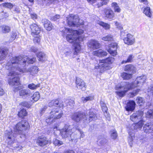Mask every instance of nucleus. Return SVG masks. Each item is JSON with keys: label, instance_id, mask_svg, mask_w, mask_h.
<instances>
[{"label": "nucleus", "instance_id": "nucleus-51", "mask_svg": "<svg viewBox=\"0 0 153 153\" xmlns=\"http://www.w3.org/2000/svg\"><path fill=\"white\" fill-rule=\"evenodd\" d=\"M39 87V84L35 85L34 84L32 83L28 85V88L34 90L36 89L37 88Z\"/></svg>", "mask_w": 153, "mask_h": 153}, {"label": "nucleus", "instance_id": "nucleus-11", "mask_svg": "<svg viewBox=\"0 0 153 153\" xmlns=\"http://www.w3.org/2000/svg\"><path fill=\"white\" fill-rule=\"evenodd\" d=\"M50 141L44 136L39 137L36 140V143L39 146L43 147L50 143Z\"/></svg>", "mask_w": 153, "mask_h": 153}, {"label": "nucleus", "instance_id": "nucleus-34", "mask_svg": "<svg viewBox=\"0 0 153 153\" xmlns=\"http://www.w3.org/2000/svg\"><path fill=\"white\" fill-rule=\"evenodd\" d=\"M131 130L128 131L130 136L128 138V141L130 146H131L132 143V142L134 140V138H135V137H134V133L133 132H131Z\"/></svg>", "mask_w": 153, "mask_h": 153}, {"label": "nucleus", "instance_id": "nucleus-60", "mask_svg": "<svg viewBox=\"0 0 153 153\" xmlns=\"http://www.w3.org/2000/svg\"><path fill=\"white\" fill-rule=\"evenodd\" d=\"M60 18V16L59 15H56L55 16H53L52 19L54 21H56L58 19H59Z\"/></svg>", "mask_w": 153, "mask_h": 153}, {"label": "nucleus", "instance_id": "nucleus-6", "mask_svg": "<svg viewBox=\"0 0 153 153\" xmlns=\"http://www.w3.org/2000/svg\"><path fill=\"white\" fill-rule=\"evenodd\" d=\"M29 127L28 122L25 120H22L16 124L15 132L16 134H22L24 131L28 128Z\"/></svg>", "mask_w": 153, "mask_h": 153}, {"label": "nucleus", "instance_id": "nucleus-56", "mask_svg": "<svg viewBox=\"0 0 153 153\" xmlns=\"http://www.w3.org/2000/svg\"><path fill=\"white\" fill-rule=\"evenodd\" d=\"M40 41V36H37L35 37L33 39V41L35 43H39Z\"/></svg>", "mask_w": 153, "mask_h": 153}, {"label": "nucleus", "instance_id": "nucleus-23", "mask_svg": "<svg viewBox=\"0 0 153 153\" xmlns=\"http://www.w3.org/2000/svg\"><path fill=\"white\" fill-rule=\"evenodd\" d=\"M135 103L134 101H129L127 103L126 106V109L127 111H133L135 107Z\"/></svg>", "mask_w": 153, "mask_h": 153}, {"label": "nucleus", "instance_id": "nucleus-31", "mask_svg": "<svg viewBox=\"0 0 153 153\" xmlns=\"http://www.w3.org/2000/svg\"><path fill=\"white\" fill-rule=\"evenodd\" d=\"M37 56L39 60L40 61L44 62L46 59L45 54L42 52H39Z\"/></svg>", "mask_w": 153, "mask_h": 153}, {"label": "nucleus", "instance_id": "nucleus-19", "mask_svg": "<svg viewBox=\"0 0 153 153\" xmlns=\"http://www.w3.org/2000/svg\"><path fill=\"white\" fill-rule=\"evenodd\" d=\"M19 95L23 98L30 96L32 95L30 90L29 89H23L19 91Z\"/></svg>", "mask_w": 153, "mask_h": 153}, {"label": "nucleus", "instance_id": "nucleus-14", "mask_svg": "<svg viewBox=\"0 0 153 153\" xmlns=\"http://www.w3.org/2000/svg\"><path fill=\"white\" fill-rule=\"evenodd\" d=\"M31 33L33 35H38L40 32L41 28L35 23H33L30 25Z\"/></svg>", "mask_w": 153, "mask_h": 153}, {"label": "nucleus", "instance_id": "nucleus-37", "mask_svg": "<svg viewBox=\"0 0 153 153\" xmlns=\"http://www.w3.org/2000/svg\"><path fill=\"white\" fill-rule=\"evenodd\" d=\"M136 101L137 103L140 106H142L144 104L145 102L143 98L140 97H137V98Z\"/></svg>", "mask_w": 153, "mask_h": 153}, {"label": "nucleus", "instance_id": "nucleus-64", "mask_svg": "<svg viewBox=\"0 0 153 153\" xmlns=\"http://www.w3.org/2000/svg\"><path fill=\"white\" fill-rule=\"evenodd\" d=\"M64 153H75L72 150H69L64 152Z\"/></svg>", "mask_w": 153, "mask_h": 153}, {"label": "nucleus", "instance_id": "nucleus-27", "mask_svg": "<svg viewBox=\"0 0 153 153\" xmlns=\"http://www.w3.org/2000/svg\"><path fill=\"white\" fill-rule=\"evenodd\" d=\"M105 17L107 18L112 19L114 17V13L110 9H105L104 10Z\"/></svg>", "mask_w": 153, "mask_h": 153}, {"label": "nucleus", "instance_id": "nucleus-40", "mask_svg": "<svg viewBox=\"0 0 153 153\" xmlns=\"http://www.w3.org/2000/svg\"><path fill=\"white\" fill-rule=\"evenodd\" d=\"M27 112L26 110L23 109H21V110L19 112L18 115L19 116L21 117H23L24 116L27 115Z\"/></svg>", "mask_w": 153, "mask_h": 153}, {"label": "nucleus", "instance_id": "nucleus-55", "mask_svg": "<svg viewBox=\"0 0 153 153\" xmlns=\"http://www.w3.org/2000/svg\"><path fill=\"white\" fill-rule=\"evenodd\" d=\"M3 6L9 8H11L13 7V5L10 3H7L3 4Z\"/></svg>", "mask_w": 153, "mask_h": 153}, {"label": "nucleus", "instance_id": "nucleus-17", "mask_svg": "<svg viewBox=\"0 0 153 153\" xmlns=\"http://www.w3.org/2000/svg\"><path fill=\"white\" fill-rule=\"evenodd\" d=\"M125 44L129 45H132L134 42V39L133 36L130 34L127 35L126 37L123 39Z\"/></svg>", "mask_w": 153, "mask_h": 153}, {"label": "nucleus", "instance_id": "nucleus-50", "mask_svg": "<svg viewBox=\"0 0 153 153\" xmlns=\"http://www.w3.org/2000/svg\"><path fill=\"white\" fill-rule=\"evenodd\" d=\"M107 2V0H98V3L97 5L98 7H99L104 4H106Z\"/></svg>", "mask_w": 153, "mask_h": 153}, {"label": "nucleus", "instance_id": "nucleus-5", "mask_svg": "<svg viewBox=\"0 0 153 153\" xmlns=\"http://www.w3.org/2000/svg\"><path fill=\"white\" fill-rule=\"evenodd\" d=\"M67 22L68 25L71 27H77L82 25V22H80L79 16L77 15L74 16L72 14L67 17Z\"/></svg>", "mask_w": 153, "mask_h": 153}, {"label": "nucleus", "instance_id": "nucleus-21", "mask_svg": "<svg viewBox=\"0 0 153 153\" xmlns=\"http://www.w3.org/2000/svg\"><path fill=\"white\" fill-rule=\"evenodd\" d=\"M42 23L45 29L48 31H50L53 28V26L51 22L46 19L42 20Z\"/></svg>", "mask_w": 153, "mask_h": 153}, {"label": "nucleus", "instance_id": "nucleus-38", "mask_svg": "<svg viewBox=\"0 0 153 153\" xmlns=\"http://www.w3.org/2000/svg\"><path fill=\"white\" fill-rule=\"evenodd\" d=\"M94 99V97L90 96L86 97H83L81 98V100L83 102H86L89 101L93 100Z\"/></svg>", "mask_w": 153, "mask_h": 153}, {"label": "nucleus", "instance_id": "nucleus-12", "mask_svg": "<svg viewBox=\"0 0 153 153\" xmlns=\"http://www.w3.org/2000/svg\"><path fill=\"white\" fill-rule=\"evenodd\" d=\"M76 83L77 88L82 91L85 90L86 86L84 82L82 79L79 78H76Z\"/></svg>", "mask_w": 153, "mask_h": 153}, {"label": "nucleus", "instance_id": "nucleus-63", "mask_svg": "<svg viewBox=\"0 0 153 153\" xmlns=\"http://www.w3.org/2000/svg\"><path fill=\"white\" fill-rule=\"evenodd\" d=\"M30 50L31 51L36 52L37 51V49L35 47H33L31 48Z\"/></svg>", "mask_w": 153, "mask_h": 153}, {"label": "nucleus", "instance_id": "nucleus-43", "mask_svg": "<svg viewBox=\"0 0 153 153\" xmlns=\"http://www.w3.org/2000/svg\"><path fill=\"white\" fill-rule=\"evenodd\" d=\"M54 106L59 107H62L63 106V104L62 103L60 102L57 100H53Z\"/></svg>", "mask_w": 153, "mask_h": 153}, {"label": "nucleus", "instance_id": "nucleus-58", "mask_svg": "<svg viewBox=\"0 0 153 153\" xmlns=\"http://www.w3.org/2000/svg\"><path fill=\"white\" fill-rule=\"evenodd\" d=\"M148 92L153 97V86L149 88L148 89Z\"/></svg>", "mask_w": 153, "mask_h": 153}, {"label": "nucleus", "instance_id": "nucleus-62", "mask_svg": "<svg viewBox=\"0 0 153 153\" xmlns=\"http://www.w3.org/2000/svg\"><path fill=\"white\" fill-rule=\"evenodd\" d=\"M139 1L140 2L143 3L145 5H147L148 4V2L147 0H139Z\"/></svg>", "mask_w": 153, "mask_h": 153}, {"label": "nucleus", "instance_id": "nucleus-20", "mask_svg": "<svg viewBox=\"0 0 153 153\" xmlns=\"http://www.w3.org/2000/svg\"><path fill=\"white\" fill-rule=\"evenodd\" d=\"M96 115L93 112L90 111L89 114V117L87 118L88 116H86V118L83 120V123H88L93 120H95L97 119Z\"/></svg>", "mask_w": 153, "mask_h": 153}, {"label": "nucleus", "instance_id": "nucleus-1", "mask_svg": "<svg viewBox=\"0 0 153 153\" xmlns=\"http://www.w3.org/2000/svg\"><path fill=\"white\" fill-rule=\"evenodd\" d=\"M36 59L35 58L30 59L27 56L15 57L10 59L5 66L6 69L10 71L8 74V76L12 77L9 79V84L12 86L18 85L19 84V78L16 76L19 75L20 74L17 71H18L19 72H25V70H22L20 68L25 66L26 63L28 64H33Z\"/></svg>", "mask_w": 153, "mask_h": 153}, {"label": "nucleus", "instance_id": "nucleus-4", "mask_svg": "<svg viewBox=\"0 0 153 153\" xmlns=\"http://www.w3.org/2000/svg\"><path fill=\"white\" fill-rule=\"evenodd\" d=\"M114 61V58L112 57H109L104 60H100L98 66H95V68L96 69L103 68L105 70L109 69L111 68L108 65L111 64Z\"/></svg>", "mask_w": 153, "mask_h": 153}, {"label": "nucleus", "instance_id": "nucleus-28", "mask_svg": "<svg viewBox=\"0 0 153 153\" xmlns=\"http://www.w3.org/2000/svg\"><path fill=\"white\" fill-rule=\"evenodd\" d=\"M8 53V50L6 49H0V61L4 59Z\"/></svg>", "mask_w": 153, "mask_h": 153}, {"label": "nucleus", "instance_id": "nucleus-35", "mask_svg": "<svg viewBox=\"0 0 153 153\" xmlns=\"http://www.w3.org/2000/svg\"><path fill=\"white\" fill-rule=\"evenodd\" d=\"M143 12L147 16L149 17H151L152 16V12L149 7H145L144 8Z\"/></svg>", "mask_w": 153, "mask_h": 153}, {"label": "nucleus", "instance_id": "nucleus-22", "mask_svg": "<svg viewBox=\"0 0 153 153\" xmlns=\"http://www.w3.org/2000/svg\"><path fill=\"white\" fill-rule=\"evenodd\" d=\"M94 56L99 57H102L106 56L107 53L102 49H99L93 51L92 53Z\"/></svg>", "mask_w": 153, "mask_h": 153}, {"label": "nucleus", "instance_id": "nucleus-13", "mask_svg": "<svg viewBox=\"0 0 153 153\" xmlns=\"http://www.w3.org/2000/svg\"><path fill=\"white\" fill-rule=\"evenodd\" d=\"M109 47V49L108 50V52L112 56H115L117 54V44L115 42L112 43Z\"/></svg>", "mask_w": 153, "mask_h": 153}, {"label": "nucleus", "instance_id": "nucleus-33", "mask_svg": "<svg viewBox=\"0 0 153 153\" xmlns=\"http://www.w3.org/2000/svg\"><path fill=\"white\" fill-rule=\"evenodd\" d=\"M10 30V27L8 26L3 25L0 27V30L3 33H8Z\"/></svg>", "mask_w": 153, "mask_h": 153}, {"label": "nucleus", "instance_id": "nucleus-9", "mask_svg": "<svg viewBox=\"0 0 153 153\" xmlns=\"http://www.w3.org/2000/svg\"><path fill=\"white\" fill-rule=\"evenodd\" d=\"M71 118L74 121L78 122L83 120L86 118V115L85 114L81 112H78L74 113L71 116Z\"/></svg>", "mask_w": 153, "mask_h": 153}, {"label": "nucleus", "instance_id": "nucleus-52", "mask_svg": "<svg viewBox=\"0 0 153 153\" xmlns=\"http://www.w3.org/2000/svg\"><path fill=\"white\" fill-rule=\"evenodd\" d=\"M140 89H137V90L134 91L133 92L130 94L129 96L131 97H133L136 95L139 91Z\"/></svg>", "mask_w": 153, "mask_h": 153}, {"label": "nucleus", "instance_id": "nucleus-53", "mask_svg": "<svg viewBox=\"0 0 153 153\" xmlns=\"http://www.w3.org/2000/svg\"><path fill=\"white\" fill-rule=\"evenodd\" d=\"M134 57L132 55H130L129 56L127 59V61H124L122 62V63H123L124 62H125V63L127 62H131L132 61V60L133 57Z\"/></svg>", "mask_w": 153, "mask_h": 153}, {"label": "nucleus", "instance_id": "nucleus-32", "mask_svg": "<svg viewBox=\"0 0 153 153\" xmlns=\"http://www.w3.org/2000/svg\"><path fill=\"white\" fill-rule=\"evenodd\" d=\"M63 27L61 28L60 29V31L63 33L62 36H65L66 35L68 34V33H71L73 30L70 29H68L67 28L64 27V29H62Z\"/></svg>", "mask_w": 153, "mask_h": 153}, {"label": "nucleus", "instance_id": "nucleus-7", "mask_svg": "<svg viewBox=\"0 0 153 153\" xmlns=\"http://www.w3.org/2000/svg\"><path fill=\"white\" fill-rule=\"evenodd\" d=\"M74 131V129L70 125L66 124L64 128L60 131V134L62 137L66 138L71 137Z\"/></svg>", "mask_w": 153, "mask_h": 153}, {"label": "nucleus", "instance_id": "nucleus-46", "mask_svg": "<svg viewBox=\"0 0 153 153\" xmlns=\"http://www.w3.org/2000/svg\"><path fill=\"white\" fill-rule=\"evenodd\" d=\"M112 6L114 7L115 11L118 12H120V9L116 3H113L112 4Z\"/></svg>", "mask_w": 153, "mask_h": 153}, {"label": "nucleus", "instance_id": "nucleus-3", "mask_svg": "<svg viewBox=\"0 0 153 153\" xmlns=\"http://www.w3.org/2000/svg\"><path fill=\"white\" fill-rule=\"evenodd\" d=\"M131 84L128 82H121L120 85H117L116 87L117 90L120 89V91L116 92V94L120 97H122L124 96L126 93L130 89L132 88Z\"/></svg>", "mask_w": 153, "mask_h": 153}, {"label": "nucleus", "instance_id": "nucleus-49", "mask_svg": "<svg viewBox=\"0 0 153 153\" xmlns=\"http://www.w3.org/2000/svg\"><path fill=\"white\" fill-rule=\"evenodd\" d=\"M111 136L113 139H116L117 136L116 130H113L111 131Z\"/></svg>", "mask_w": 153, "mask_h": 153}, {"label": "nucleus", "instance_id": "nucleus-15", "mask_svg": "<svg viewBox=\"0 0 153 153\" xmlns=\"http://www.w3.org/2000/svg\"><path fill=\"white\" fill-rule=\"evenodd\" d=\"M88 46L92 49H96L99 48L100 44L98 42L95 40H91L88 42Z\"/></svg>", "mask_w": 153, "mask_h": 153}, {"label": "nucleus", "instance_id": "nucleus-2", "mask_svg": "<svg viewBox=\"0 0 153 153\" xmlns=\"http://www.w3.org/2000/svg\"><path fill=\"white\" fill-rule=\"evenodd\" d=\"M84 31L81 29L73 30L70 34H67L66 36L67 41L73 44L74 47V54H77L81 49L80 43L84 38V36L82 35Z\"/></svg>", "mask_w": 153, "mask_h": 153}, {"label": "nucleus", "instance_id": "nucleus-18", "mask_svg": "<svg viewBox=\"0 0 153 153\" xmlns=\"http://www.w3.org/2000/svg\"><path fill=\"white\" fill-rule=\"evenodd\" d=\"M143 123L142 121H140L139 122L136 124H133L131 126L129 131L131 130V132L134 133V130L140 129L142 127Z\"/></svg>", "mask_w": 153, "mask_h": 153}, {"label": "nucleus", "instance_id": "nucleus-16", "mask_svg": "<svg viewBox=\"0 0 153 153\" xmlns=\"http://www.w3.org/2000/svg\"><path fill=\"white\" fill-rule=\"evenodd\" d=\"M59 112V109L58 108L53 109L52 111L50 112V116L49 118L47 119L46 121L48 123H51L53 122L54 117L56 116V114Z\"/></svg>", "mask_w": 153, "mask_h": 153}, {"label": "nucleus", "instance_id": "nucleus-54", "mask_svg": "<svg viewBox=\"0 0 153 153\" xmlns=\"http://www.w3.org/2000/svg\"><path fill=\"white\" fill-rule=\"evenodd\" d=\"M21 105L23 106L29 108L30 107V105L27 102L24 101L21 103Z\"/></svg>", "mask_w": 153, "mask_h": 153}, {"label": "nucleus", "instance_id": "nucleus-30", "mask_svg": "<svg viewBox=\"0 0 153 153\" xmlns=\"http://www.w3.org/2000/svg\"><path fill=\"white\" fill-rule=\"evenodd\" d=\"M38 69L37 66H32L26 71L30 72L31 74L33 75L38 72L39 71Z\"/></svg>", "mask_w": 153, "mask_h": 153}, {"label": "nucleus", "instance_id": "nucleus-47", "mask_svg": "<svg viewBox=\"0 0 153 153\" xmlns=\"http://www.w3.org/2000/svg\"><path fill=\"white\" fill-rule=\"evenodd\" d=\"M53 143L55 146H59L63 144V142L60 140L56 139H54L53 140Z\"/></svg>", "mask_w": 153, "mask_h": 153}, {"label": "nucleus", "instance_id": "nucleus-61", "mask_svg": "<svg viewBox=\"0 0 153 153\" xmlns=\"http://www.w3.org/2000/svg\"><path fill=\"white\" fill-rule=\"evenodd\" d=\"M63 113H59L58 115H56V116H55L54 117V119H58L60 118L62 116Z\"/></svg>", "mask_w": 153, "mask_h": 153}, {"label": "nucleus", "instance_id": "nucleus-48", "mask_svg": "<svg viewBox=\"0 0 153 153\" xmlns=\"http://www.w3.org/2000/svg\"><path fill=\"white\" fill-rule=\"evenodd\" d=\"M100 104L102 111L104 112H106L108 108L106 105V104L102 101L100 102Z\"/></svg>", "mask_w": 153, "mask_h": 153}, {"label": "nucleus", "instance_id": "nucleus-10", "mask_svg": "<svg viewBox=\"0 0 153 153\" xmlns=\"http://www.w3.org/2000/svg\"><path fill=\"white\" fill-rule=\"evenodd\" d=\"M146 79V76L145 75H142L137 77L134 84H131L132 88L137 86H139L144 83Z\"/></svg>", "mask_w": 153, "mask_h": 153}, {"label": "nucleus", "instance_id": "nucleus-44", "mask_svg": "<svg viewBox=\"0 0 153 153\" xmlns=\"http://www.w3.org/2000/svg\"><path fill=\"white\" fill-rule=\"evenodd\" d=\"M146 116L148 118H153V109L149 110L146 113Z\"/></svg>", "mask_w": 153, "mask_h": 153}, {"label": "nucleus", "instance_id": "nucleus-8", "mask_svg": "<svg viewBox=\"0 0 153 153\" xmlns=\"http://www.w3.org/2000/svg\"><path fill=\"white\" fill-rule=\"evenodd\" d=\"M143 114V111L142 110H138L133 113L130 116V119L134 122H136L139 120L142 121L141 120Z\"/></svg>", "mask_w": 153, "mask_h": 153}, {"label": "nucleus", "instance_id": "nucleus-36", "mask_svg": "<svg viewBox=\"0 0 153 153\" xmlns=\"http://www.w3.org/2000/svg\"><path fill=\"white\" fill-rule=\"evenodd\" d=\"M132 74L123 72L121 74V76L124 79L128 80L132 78Z\"/></svg>", "mask_w": 153, "mask_h": 153}, {"label": "nucleus", "instance_id": "nucleus-25", "mask_svg": "<svg viewBox=\"0 0 153 153\" xmlns=\"http://www.w3.org/2000/svg\"><path fill=\"white\" fill-rule=\"evenodd\" d=\"M9 134L7 137V141L8 145L13 143L15 140V135L12 133H9Z\"/></svg>", "mask_w": 153, "mask_h": 153}, {"label": "nucleus", "instance_id": "nucleus-42", "mask_svg": "<svg viewBox=\"0 0 153 153\" xmlns=\"http://www.w3.org/2000/svg\"><path fill=\"white\" fill-rule=\"evenodd\" d=\"M66 102L67 103V105L69 108H72L74 104V101L71 99L66 101Z\"/></svg>", "mask_w": 153, "mask_h": 153}, {"label": "nucleus", "instance_id": "nucleus-29", "mask_svg": "<svg viewBox=\"0 0 153 153\" xmlns=\"http://www.w3.org/2000/svg\"><path fill=\"white\" fill-rule=\"evenodd\" d=\"M107 142V140L103 136H99L98 137V144L100 146L104 145Z\"/></svg>", "mask_w": 153, "mask_h": 153}, {"label": "nucleus", "instance_id": "nucleus-41", "mask_svg": "<svg viewBox=\"0 0 153 153\" xmlns=\"http://www.w3.org/2000/svg\"><path fill=\"white\" fill-rule=\"evenodd\" d=\"M32 99L35 101L38 100L40 98V95L38 92H36L34 93L32 97Z\"/></svg>", "mask_w": 153, "mask_h": 153}, {"label": "nucleus", "instance_id": "nucleus-39", "mask_svg": "<svg viewBox=\"0 0 153 153\" xmlns=\"http://www.w3.org/2000/svg\"><path fill=\"white\" fill-rule=\"evenodd\" d=\"M97 23L103 27L105 29H109L110 28V25L107 23L100 21L98 22Z\"/></svg>", "mask_w": 153, "mask_h": 153}, {"label": "nucleus", "instance_id": "nucleus-57", "mask_svg": "<svg viewBox=\"0 0 153 153\" xmlns=\"http://www.w3.org/2000/svg\"><path fill=\"white\" fill-rule=\"evenodd\" d=\"M114 22L115 25L118 29L120 30H121L123 29V27L120 24L117 22V21H115Z\"/></svg>", "mask_w": 153, "mask_h": 153}, {"label": "nucleus", "instance_id": "nucleus-59", "mask_svg": "<svg viewBox=\"0 0 153 153\" xmlns=\"http://www.w3.org/2000/svg\"><path fill=\"white\" fill-rule=\"evenodd\" d=\"M30 15L31 18L33 20H35L37 18L38 16L35 13H31Z\"/></svg>", "mask_w": 153, "mask_h": 153}, {"label": "nucleus", "instance_id": "nucleus-26", "mask_svg": "<svg viewBox=\"0 0 153 153\" xmlns=\"http://www.w3.org/2000/svg\"><path fill=\"white\" fill-rule=\"evenodd\" d=\"M124 70L125 71L132 74L135 71V68L133 65L131 64L126 65Z\"/></svg>", "mask_w": 153, "mask_h": 153}, {"label": "nucleus", "instance_id": "nucleus-45", "mask_svg": "<svg viewBox=\"0 0 153 153\" xmlns=\"http://www.w3.org/2000/svg\"><path fill=\"white\" fill-rule=\"evenodd\" d=\"M102 39L105 41H111L113 40V37L111 35H108L103 37Z\"/></svg>", "mask_w": 153, "mask_h": 153}, {"label": "nucleus", "instance_id": "nucleus-24", "mask_svg": "<svg viewBox=\"0 0 153 153\" xmlns=\"http://www.w3.org/2000/svg\"><path fill=\"white\" fill-rule=\"evenodd\" d=\"M144 132L146 133H151L153 131V123H147L143 126Z\"/></svg>", "mask_w": 153, "mask_h": 153}]
</instances>
